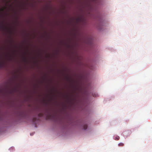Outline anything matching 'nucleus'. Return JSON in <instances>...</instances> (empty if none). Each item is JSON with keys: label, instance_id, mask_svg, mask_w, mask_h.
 <instances>
[{"label": "nucleus", "instance_id": "1", "mask_svg": "<svg viewBox=\"0 0 152 152\" xmlns=\"http://www.w3.org/2000/svg\"><path fill=\"white\" fill-rule=\"evenodd\" d=\"M4 65V62L3 61H1L0 63V67H2Z\"/></svg>", "mask_w": 152, "mask_h": 152}, {"label": "nucleus", "instance_id": "2", "mask_svg": "<svg viewBox=\"0 0 152 152\" xmlns=\"http://www.w3.org/2000/svg\"><path fill=\"white\" fill-rule=\"evenodd\" d=\"M124 145V144L122 143H120L118 144V146H123Z\"/></svg>", "mask_w": 152, "mask_h": 152}, {"label": "nucleus", "instance_id": "3", "mask_svg": "<svg viewBox=\"0 0 152 152\" xmlns=\"http://www.w3.org/2000/svg\"><path fill=\"white\" fill-rule=\"evenodd\" d=\"M83 129L85 130L87 128V125H85L83 126Z\"/></svg>", "mask_w": 152, "mask_h": 152}, {"label": "nucleus", "instance_id": "4", "mask_svg": "<svg viewBox=\"0 0 152 152\" xmlns=\"http://www.w3.org/2000/svg\"><path fill=\"white\" fill-rule=\"evenodd\" d=\"M43 115V114L42 113H40L38 114V116L39 117L42 116Z\"/></svg>", "mask_w": 152, "mask_h": 152}, {"label": "nucleus", "instance_id": "5", "mask_svg": "<svg viewBox=\"0 0 152 152\" xmlns=\"http://www.w3.org/2000/svg\"><path fill=\"white\" fill-rule=\"evenodd\" d=\"M55 116L54 115H49V118H51L52 117H55Z\"/></svg>", "mask_w": 152, "mask_h": 152}, {"label": "nucleus", "instance_id": "6", "mask_svg": "<svg viewBox=\"0 0 152 152\" xmlns=\"http://www.w3.org/2000/svg\"><path fill=\"white\" fill-rule=\"evenodd\" d=\"M119 139V137L118 136H117L115 138V140H118Z\"/></svg>", "mask_w": 152, "mask_h": 152}, {"label": "nucleus", "instance_id": "7", "mask_svg": "<svg viewBox=\"0 0 152 152\" xmlns=\"http://www.w3.org/2000/svg\"><path fill=\"white\" fill-rule=\"evenodd\" d=\"M96 27L98 28V29H101V27H100V24H99V25H98L97 26H96Z\"/></svg>", "mask_w": 152, "mask_h": 152}, {"label": "nucleus", "instance_id": "8", "mask_svg": "<svg viewBox=\"0 0 152 152\" xmlns=\"http://www.w3.org/2000/svg\"><path fill=\"white\" fill-rule=\"evenodd\" d=\"M1 28L3 30H4L5 29H7V27H5L4 26H2L1 27Z\"/></svg>", "mask_w": 152, "mask_h": 152}, {"label": "nucleus", "instance_id": "9", "mask_svg": "<svg viewBox=\"0 0 152 152\" xmlns=\"http://www.w3.org/2000/svg\"><path fill=\"white\" fill-rule=\"evenodd\" d=\"M6 8V7H4V9H1L0 10V11H3L4 9H5Z\"/></svg>", "mask_w": 152, "mask_h": 152}, {"label": "nucleus", "instance_id": "10", "mask_svg": "<svg viewBox=\"0 0 152 152\" xmlns=\"http://www.w3.org/2000/svg\"><path fill=\"white\" fill-rule=\"evenodd\" d=\"M93 96L96 97V95H95V94H93Z\"/></svg>", "mask_w": 152, "mask_h": 152}, {"label": "nucleus", "instance_id": "11", "mask_svg": "<svg viewBox=\"0 0 152 152\" xmlns=\"http://www.w3.org/2000/svg\"><path fill=\"white\" fill-rule=\"evenodd\" d=\"M2 91V90L1 89H0V93Z\"/></svg>", "mask_w": 152, "mask_h": 152}, {"label": "nucleus", "instance_id": "12", "mask_svg": "<svg viewBox=\"0 0 152 152\" xmlns=\"http://www.w3.org/2000/svg\"><path fill=\"white\" fill-rule=\"evenodd\" d=\"M35 119H36V118H34L33 120H34V121L35 120Z\"/></svg>", "mask_w": 152, "mask_h": 152}, {"label": "nucleus", "instance_id": "13", "mask_svg": "<svg viewBox=\"0 0 152 152\" xmlns=\"http://www.w3.org/2000/svg\"><path fill=\"white\" fill-rule=\"evenodd\" d=\"M26 59H25V61H26Z\"/></svg>", "mask_w": 152, "mask_h": 152}]
</instances>
